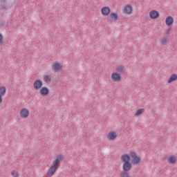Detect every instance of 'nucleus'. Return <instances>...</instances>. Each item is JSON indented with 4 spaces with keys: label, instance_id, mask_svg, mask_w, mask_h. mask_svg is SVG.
<instances>
[{
    "label": "nucleus",
    "instance_id": "f257e3e1",
    "mask_svg": "<svg viewBox=\"0 0 177 177\" xmlns=\"http://www.w3.org/2000/svg\"><path fill=\"white\" fill-rule=\"evenodd\" d=\"M129 154L131 158H133V164L134 165H136L139 164V162H140V158L138 156V154H136V152L133 151H131Z\"/></svg>",
    "mask_w": 177,
    "mask_h": 177
},
{
    "label": "nucleus",
    "instance_id": "f03ea898",
    "mask_svg": "<svg viewBox=\"0 0 177 177\" xmlns=\"http://www.w3.org/2000/svg\"><path fill=\"white\" fill-rule=\"evenodd\" d=\"M64 160V156L62 154L58 155L55 160L53 161V165L57 167V168H59L60 167V162Z\"/></svg>",
    "mask_w": 177,
    "mask_h": 177
},
{
    "label": "nucleus",
    "instance_id": "7ed1b4c3",
    "mask_svg": "<svg viewBox=\"0 0 177 177\" xmlns=\"http://www.w3.org/2000/svg\"><path fill=\"white\" fill-rule=\"evenodd\" d=\"M57 169H59V167L55 166V165H52L50 169H48V171H47V177H51L53 176V175H55L56 171H57Z\"/></svg>",
    "mask_w": 177,
    "mask_h": 177
},
{
    "label": "nucleus",
    "instance_id": "20e7f679",
    "mask_svg": "<svg viewBox=\"0 0 177 177\" xmlns=\"http://www.w3.org/2000/svg\"><path fill=\"white\" fill-rule=\"evenodd\" d=\"M111 80L114 82H120L121 81V74L118 73V72H114L111 74Z\"/></svg>",
    "mask_w": 177,
    "mask_h": 177
},
{
    "label": "nucleus",
    "instance_id": "39448f33",
    "mask_svg": "<svg viewBox=\"0 0 177 177\" xmlns=\"http://www.w3.org/2000/svg\"><path fill=\"white\" fill-rule=\"evenodd\" d=\"M43 85L44 83L42 82V80H37L33 84V88L34 89H35V91H39V89H41V88H42Z\"/></svg>",
    "mask_w": 177,
    "mask_h": 177
},
{
    "label": "nucleus",
    "instance_id": "423d86ee",
    "mask_svg": "<svg viewBox=\"0 0 177 177\" xmlns=\"http://www.w3.org/2000/svg\"><path fill=\"white\" fill-rule=\"evenodd\" d=\"M30 115V111L28 109L24 108L20 111V117L21 118H27Z\"/></svg>",
    "mask_w": 177,
    "mask_h": 177
},
{
    "label": "nucleus",
    "instance_id": "0eeeda50",
    "mask_svg": "<svg viewBox=\"0 0 177 177\" xmlns=\"http://www.w3.org/2000/svg\"><path fill=\"white\" fill-rule=\"evenodd\" d=\"M122 162H124V164H127L129 162H131V156L128 153L123 154L121 158Z\"/></svg>",
    "mask_w": 177,
    "mask_h": 177
},
{
    "label": "nucleus",
    "instance_id": "6e6552de",
    "mask_svg": "<svg viewBox=\"0 0 177 177\" xmlns=\"http://www.w3.org/2000/svg\"><path fill=\"white\" fill-rule=\"evenodd\" d=\"M150 19H156L160 17V12L156 10H153L149 12Z\"/></svg>",
    "mask_w": 177,
    "mask_h": 177
},
{
    "label": "nucleus",
    "instance_id": "1a4fd4ad",
    "mask_svg": "<svg viewBox=\"0 0 177 177\" xmlns=\"http://www.w3.org/2000/svg\"><path fill=\"white\" fill-rule=\"evenodd\" d=\"M122 169L124 172H129L132 169V163H123Z\"/></svg>",
    "mask_w": 177,
    "mask_h": 177
},
{
    "label": "nucleus",
    "instance_id": "9d476101",
    "mask_svg": "<svg viewBox=\"0 0 177 177\" xmlns=\"http://www.w3.org/2000/svg\"><path fill=\"white\" fill-rule=\"evenodd\" d=\"M41 96H48L49 95V88L46 86L41 87L39 90Z\"/></svg>",
    "mask_w": 177,
    "mask_h": 177
},
{
    "label": "nucleus",
    "instance_id": "9b49d317",
    "mask_svg": "<svg viewBox=\"0 0 177 177\" xmlns=\"http://www.w3.org/2000/svg\"><path fill=\"white\" fill-rule=\"evenodd\" d=\"M111 19V21H117L118 20V14L117 12H111L108 17V21Z\"/></svg>",
    "mask_w": 177,
    "mask_h": 177
},
{
    "label": "nucleus",
    "instance_id": "f8f14e48",
    "mask_svg": "<svg viewBox=\"0 0 177 177\" xmlns=\"http://www.w3.org/2000/svg\"><path fill=\"white\" fill-rule=\"evenodd\" d=\"M106 138L109 140H115V139H117V133L115 131H111L108 133Z\"/></svg>",
    "mask_w": 177,
    "mask_h": 177
},
{
    "label": "nucleus",
    "instance_id": "ddd939ff",
    "mask_svg": "<svg viewBox=\"0 0 177 177\" xmlns=\"http://www.w3.org/2000/svg\"><path fill=\"white\" fill-rule=\"evenodd\" d=\"M110 8L109 7H103L101 9V13L102 15H103V16H109V15H110Z\"/></svg>",
    "mask_w": 177,
    "mask_h": 177
},
{
    "label": "nucleus",
    "instance_id": "4468645a",
    "mask_svg": "<svg viewBox=\"0 0 177 177\" xmlns=\"http://www.w3.org/2000/svg\"><path fill=\"white\" fill-rule=\"evenodd\" d=\"M166 26L169 27L174 24V18L171 16H169L165 19Z\"/></svg>",
    "mask_w": 177,
    "mask_h": 177
},
{
    "label": "nucleus",
    "instance_id": "2eb2a0df",
    "mask_svg": "<svg viewBox=\"0 0 177 177\" xmlns=\"http://www.w3.org/2000/svg\"><path fill=\"white\" fill-rule=\"evenodd\" d=\"M53 68L54 71H60L62 70V65L59 62H54L53 64Z\"/></svg>",
    "mask_w": 177,
    "mask_h": 177
},
{
    "label": "nucleus",
    "instance_id": "dca6fc26",
    "mask_svg": "<svg viewBox=\"0 0 177 177\" xmlns=\"http://www.w3.org/2000/svg\"><path fill=\"white\" fill-rule=\"evenodd\" d=\"M132 6L131 5H127L126 7L124 8V13H127V15H131L132 13Z\"/></svg>",
    "mask_w": 177,
    "mask_h": 177
},
{
    "label": "nucleus",
    "instance_id": "f3484780",
    "mask_svg": "<svg viewBox=\"0 0 177 177\" xmlns=\"http://www.w3.org/2000/svg\"><path fill=\"white\" fill-rule=\"evenodd\" d=\"M0 9L2 10H6V0H0Z\"/></svg>",
    "mask_w": 177,
    "mask_h": 177
},
{
    "label": "nucleus",
    "instance_id": "a211bd4d",
    "mask_svg": "<svg viewBox=\"0 0 177 177\" xmlns=\"http://www.w3.org/2000/svg\"><path fill=\"white\" fill-rule=\"evenodd\" d=\"M177 80V75L176 74H172L170 77L169 78L167 82L168 84H171V82H174Z\"/></svg>",
    "mask_w": 177,
    "mask_h": 177
},
{
    "label": "nucleus",
    "instance_id": "6ab92c4d",
    "mask_svg": "<svg viewBox=\"0 0 177 177\" xmlns=\"http://www.w3.org/2000/svg\"><path fill=\"white\" fill-rule=\"evenodd\" d=\"M44 81L46 82V84H49L50 81H52V77L49 75H45L43 77Z\"/></svg>",
    "mask_w": 177,
    "mask_h": 177
},
{
    "label": "nucleus",
    "instance_id": "aec40b11",
    "mask_svg": "<svg viewBox=\"0 0 177 177\" xmlns=\"http://www.w3.org/2000/svg\"><path fill=\"white\" fill-rule=\"evenodd\" d=\"M169 164H175L176 162V157L171 156L168 159Z\"/></svg>",
    "mask_w": 177,
    "mask_h": 177
},
{
    "label": "nucleus",
    "instance_id": "412c9836",
    "mask_svg": "<svg viewBox=\"0 0 177 177\" xmlns=\"http://www.w3.org/2000/svg\"><path fill=\"white\" fill-rule=\"evenodd\" d=\"M6 93V87L5 86H1L0 87V96H5V94Z\"/></svg>",
    "mask_w": 177,
    "mask_h": 177
},
{
    "label": "nucleus",
    "instance_id": "4be33fe9",
    "mask_svg": "<svg viewBox=\"0 0 177 177\" xmlns=\"http://www.w3.org/2000/svg\"><path fill=\"white\" fill-rule=\"evenodd\" d=\"M8 26V22L6 21L1 20L0 21V28H6Z\"/></svg>",
    "mask_w": 177,
    "mask_h": 177
},
{
    "label": "nucleus",
    "instance_id": "5701e85b",
    "mask_svg": "<svg viewBox=\"0 0 177 177\" xmlns=\"http://www.w3.org/2000/svg\"><path fill=\"white\" fill-rule=\"evenodd\" d=\"M143 113H145V109H140L137 110L136 113H135V117H138L141 114H143Z\"/></svg>",
    "mask_w": 177,
    "mask_h": 177
},
{
    "label": "nucleus",
    "instance_id": "b1692460",
    "mask_svg": "<svg viewBox=\"0 0 177 177\" xmlns=\"http://www.w3.org/2000/svg\"><path fill=\"white\" fill-rule=\"evenodd\" d=\"M115 71L116 73H122V71H124V66H122V65L117 66L115 68Z\"/></svg>",
    "mask_w": 177,
    "mask_h": 177
},
{
    "label": "nucleus",
    "instance_id": "393cba45",
    "mask_svg": "<svg viewBox=\"0 0 177 177\" xmlns=\"http://www.w3.org/2000/svg\"><path fill=\"white\" fill-rule=\"evenodd\" d=\"M120 177H131L128 171H121Z\"/></svg>",
    "mask_w": 177,
    "mask_h": 177
},
{
    "label": "nucleus",
    "instance_id": "a878e982",
    "mask_svg": "<svg viewBox=\"0 0 177 177\" xmlns=\"http://www.w3.org/2000/svg\"><path fill=\"white\" fill-rule=\"evenodd\" d=\"M11 175L13 177H19V171L14 170L11 172Z\"/></svg>",
    "mask_w": 177,
    "mask_h": 177
},
{
    "label": "nucleus",
    "instance_id": "bb28decb",
    "mask_svg": "<svg viewBox=\"0 0 177 177\" xmlns=\"http://www.w3.org/2000/svg\"><path fill=\"white\" fill-rule=\"evenodd\" d=\"M167 42H168V38L165 37V38L162 39V40H161L162 45H166Z\"/></svg>",
    "mask_w": 177,
    "mask_h": 177
},
{
    "label": "nucleus",
    "instance_id": "cd10ccee",
    "mask_svg": "<svg viewBox=\"0 0 177 177\" xmlns=\"http://www.w3.org/2000/svg\"><path fill=\"white\" fill-rule=\"evenodd\" d=\"M2 44H3V36L0 33V45H2Z\"/></svg>",
    "mask_w": 177,
    "mask_h": 177
},
{
    "label": "nucleus",
    "instance_id": "c85d7f7f",
    "mask_svg": "<svg viewBox=\"0 0 177 177\" xmlns=\"http://www.w3.org/2000/svg\"><path fill=\"white\" fill-rule=\"evenodd\" d=\"M171 32V28H169L166 32V34L168 35Z\"/></svg>",
    "mask_w": 177,
    "mask_h": 177
},
{
    "label": "nucleus",
    "instance_id": "c756f323",
    "mask_svg": "<svg viewBox=\"0 0 177 177\" xmlns=\"http://www.w3.org/2000/svg\"><path fill=\"white\" fill-rule=\"evenodd\" d=\"M1 103H2V96L1 95H0V104H1Z\"/></svg>",
    "mask_w": 177,
    "mask_h": 177
}]
</instances>
